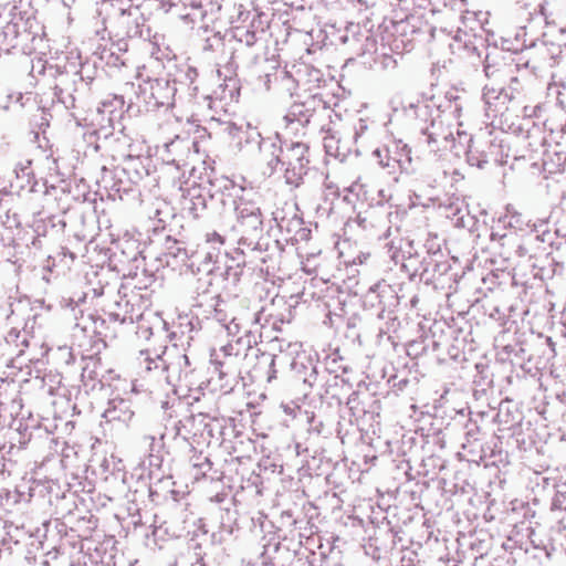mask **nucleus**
Wrapping results in <instances>:
<instances>
[{
	"instance_id": "obj_1",
	"label": "nucleus",
	"mask_w": 566,
	"mask_h": 566,
	"mask_svg": "<svg viewBox=\"0 0 566 566\" xmlns=\"http://www.w3.org/2000/svg\"><path fill=\"white\" fill-rule=\"evenodd\" d=\"M138 374L143 377L163 380L171 386H180L189 373V359L176 345L165 347L158 354L149 349L137 356Z\"/></svg>"
},
{
	"instance_id": "obj_2",
	"label": "nucleus",
	"mask_w": 566,
	"mask_h": 566,
	"mask_svg": "<svg viewBox=\"0 0 566 566\" xmlns=\"http://www.w3.org/2000/svg\"><path fill=\"white\" fill-rule=\"evenodd\" d=\"M307 153L308 146L305 143H284L280 154H275V150L271 153L268 167L271 172H274L281 166L284 169L285 182L297 187L302 182L310 163Z\"/></svg>"
},
{
	"instance_id": "obj_3",
	"label": "nucleus",
	"mask_w": 566,
	"mask_h": 566,
	"mask_svg": "<svg viewBox=\"0 0 566 566\" xmlns=\"http://www.w3.org/2000/svg\"><path fill=\"white\" fill-rule=\"evenodd\" d=\"M211 301L214 303L212 317L228 335L237 336L241 332L251 333V327L259 323V312H251L241 305V302H226L220 300L218 295H212Z\"/></svg>"
},
{
	"instance_id": "obj_4",
	"label": "nucleus",
	"mask_w": 566,
	"mask_h": 566,
	"mask_svg": "<svg viewBox=\"0 0 566 566\" xmlns=\"http://www.w3.org/2000/svg\"><path fill=\"white\" fill-rule=\"evenodd\" d=\"M234 210L237 216L234 230L242 234L239 245H247L253 250L258 244L256 240L263 232L261 208L253 199L242 196L235 201Z\"/></svg>"
},
{
	"instance_id": "obj_5",
	"label": "nucleus",
	"mask_w": 566,
	"mask_h": 566,
	"mask_svg": "<svg viewBox=\"0 0 566 566\" xmlns=\"http://www.w3.org/2000/svg\"><path fill=\"white\" fill-rule=\"evenodd\" d=\"M176 91L175 82L167 78L147 80L139 85V98L147 111L167 109L174 105Z\"/></svg>"
},
{
	"instance_id": "obj_6",
	"label": "nucleus",
	"mask_w": 566,
	"mask_h": 566,
	"mask_svg": "<svg viewBox=\"0 0 566 566\" xmlns=\"http://www.w3.org/2000/svg\"><path fill=\"white\" fill-rule=\"evenodd\" d=\"M321 105V101L314 96L308 97L301 103H294L289 108L283 117L285 128L293 132H298V128L307 126L316 114V108Z\"/></svg>"
},
{
	"instance_id": "obj_7",
	"label": "nucleus",
	"mask_w": 566,
	"mask_h": 566,
	"mask_svg": "<svg viewBox=\"0 0 566 566\" xmlns=\"http://www.w3.org/2000/svg\"><path fill=\"white\" fill-rule=\"evenodd\" d=\"M359 55L361 57V64L367 67H371L374 64H380L382 69H390L395 67L397 64V60L388 52L386 45L381 43L380 46H378L375 38H366Z\"/></svg>"
},
{
	"instance_id": "obj_8",
	"label": "nucleus",
	"mask_w": 566,
	"mask_h": 566,
	"mask_svg": "<svg viewBox=\"0 0 566 566\" xmlns=\"http://www.w3.org/2000/svg\"><path fill=\"white\" fill-rule=\"evenodd\" d=\"M210 359L216 370L219 371L220 377H223L234 371L239 359V352L235 349L234 344L228 343L219 349L213 348L210 354Z\"/></svg>"
},
{
	"instance_id": "obj_9",
	"label": "nucleus",
	"mask_w": 566,
	"mask_h": 566,
	"mask_svg": "<svg viewBox=\"0 0 566 566\" xmlns=\"http://www.w3.org/2000/svg\"><path fill=\"white\" fill-rule=\"evenodd\" d=\"M135 416L133 403L129 399L115 397L107 403L103 412V418L107 422H120L128 426Z\"/></svg>"
},
{
	"instance_id": "obj_10",
	"label": "nucleus",
	"mask_w": 566,
	"mask_h": 566,
	"mask_svg": "<svg viewBox=\"0 0 566 566\" xmlns=\"http://www.w3.org/2000/svg\"><path fill=\"white\" fill-rule=\"evenodd\" d=\"M421 132L426 136L429 150L432 153L439 151L442 147H448L453 140L451 132L446 129L443 123L437 118H432L430 126L422 127Z\"/></svg>"
},
{
	"instance_id": "obj_11",
	"label": "nucleus",
	"mask_w": 566,
	"mask_h": 566,
	"mask_svg": "<svg viewBox=\"0 0 566 566\" xmlns=\"http://www.w3.org/2000/svg\"><path fill=\"white\" fill-rule=\"evenodd\" d=\"M229 135L237 143L239 147L243 146H259L263 140L261 138V134L258 132L256 127H253L250 124L237 125L231 124L228 127Z\"/></svg>"
},
{
	"instance_id": "obj_12",
	"label": "nucleus",
	"mask_w": 566,
	"mask_h": 566,
	"mask_svg": "<svg viewBox=\"0 0 566 566\" xmlns=\"http://www.w3.org/2000/svg\"><path fill=\"white\" fill-rule=\"evenodd\" d=\"M182 209L192 218H198L207 208V198L198 186L188 188L182 195Z\"/></svg>"
},
{
	"instance_id": "obj_13",
	"label": "nucleus",
	"mask_w": 566,
	"mask_h": 566,
	"mask_svg": "<svg viewBox=\"0 0 566 566\" xmlns=\"http://www.w3.org/2000/svg\"><path fill=\"white\" fill-rule=\"evenodd\" d=\"M116 307V311L109 313V318L114 322L133 324L143 317V313L129 300L117 302Z\"/></svg>"
},
{
	"instance_id": "obj_14",
	"label": "nucleus",
	"mask_w": 566,
	"mask_h": 566,
	"mask_svg": "<svg viewBox=\"0 0 566 566\" xmlns=\"http://www.w3.org/2000/svg\"><path fill=\"white\" fill-rule=\"evenodd\" d=\"M396 148L399 151L397 153V156L392 157V161L397 163L401 170L407 171L411 165L410 149H409L408 145H406V144L400 145V143L396 145ZM373 155L379 159V165H381L382 167L391 166V164H390L391 157L388 158V161L385 163L382 160V151L379 148H376L373 151Z\"/></svg>"
},
{
	"instance_id": "obj_15",
	"label": "nucleus",
	"mask_w": 566,
	"mask_h": 566,
	"mask_svg": "<svg viewBox=\"0 0 566 566\" xmlns=\"http://www.w3.org/2000/svg\"><path fill=\"white\" fill-rule=\"evenodd\" d=\"M509 92L503 88L486 86L483 92V99L488 108L492 112H499L509 101Z\"/></svg>"
},
{
	"instance_id": "obj_16",
	"label": "nucleus",
	"mask_w": 566,
	"mask_h": 566,
	"mask_svg": "<svg viewBox=\"0 0 566 566\" xmlns=\"http://www.w3.org/2000/svg\"><path fill=\"white\" fill-rule=\"evenodd\" d=\"M186 422L198 423V426L202 427L201 434H203V432L206 431L209 437H213L214 423L218 422V420L217 419H212L209 416L203 415V413H198L196 416H190V417L186 418L185 420H180L177 423V426H176V429H177L176 434L177 436H181L180 426L186 427Z\"/></svg>"
},
{
	"instance_id": "obj_17",
	"label": "nucleus",
	"mask_w": 566,
	"mask_h": 566,
	"mask_svg": "<svg viewBox=\"0 0 566 566\" xmlns=\"http://www.w3.org/2000/svg\"><path fill=\"white\" fill-rule=\"evenodd\" d=\"M323 145L328 156L335 157L340 161L346 160L350 154V148L340 149V138L334 134H327L323 139Z\"/></svg>"
},
{
	"instance_id": "obj_18",
	"label": "nucleus",
	"mask_w": 566,
	"mask_h": 566,
	"mask_svg": "<svg viewBox=\"0 0 566 566\" xmlns=\"http://www.w3.org/2000/svg\"><path fill=\"white\" fill-rule=\"evenodd\" d=\"M190 465L196 471L193 473L195 479H199L200 476H205L207 472L211 470V462L208 457L202 453H195L190 458Z\"/></svg>"
},
{
	"instance_id": "obj_19",
	"label": "nucleus",
	"mask_w": 566,
	"mask_h": 566,
	"mask_svg": "<svg viewBox=\"0 0 566 566\" xmlns=\"http://www.w3.org/2000/svg\"><path fill=\"white\" fill-rule=\"evenodd\" d=\"M233 36L237 41L245 44L247 46H253L258 41L256 33L244 27H237L234 29Z\"/></svg>"
},
{
	"instance_id": "obj_20",
	"label": "nucleus",
	"mask_w": 566,
	"mask_h": 566,
	"mask_svg": "<svg viewBox=\"0 0 566 566\" xmlns=\"http://www.w3.org/2000/svg\"><path fill=\"white\" fill-rule=\"evenodd\" d=\"M258 148L261 154V159L268 164V160L271 159V153L275 150V154H280V149L283 148V146H276L271 139H263Z\"/></svg>"
},
{
	"instance_id": "obj_21",
	"label": "nucleus",
	"mask_w": 566,
	"mask_h": 566,
	"mask_svg": "<svg viewBox=\"0 0 566 566\" xmlns=\"http://www.w3.org/2000/svg\"><path fill=\"white\" fill-rule=\"evenodd\" d=\"M408 111L412 112L416 117L422 118L426 122L428 115L431 113V107L424 102H419L418 104L411 103Z\"/></svg>"
},
{
	"instance_id": "obj_22",
	"label": "nucleus",
	"mask_w": 566,
	"mask_h": 566,
	"mask_svg": "<svg viewBox=\"0 0 566 566\" xmlns=\"http://www.w3.org/2000/svg\"><path fill=\"white\" fill-rule=\"evenodd\" d=\"M468 163L471 166H476L481 168L483 164L488 163L485 155H476L472 149L468 151Z\"/></svg>"
},
{
	"instance_id": "obj_23",
	"label": "nucleus",
	"mask_w": 566,
	"mask_h": 566,
	"mask_svg": "<svg viewBox=\"0 0 566 566\" xmlns=\"http://www.w3.org/2000/svg\"><path fill=\"white\" fill-rule=\"evenodd\" d=\"M520 88H521V83H520V80L517 77H512L510 84H509V87H507V92H509V101L515 98V95L520 93Z\"/></svg>"
},
{
	"instance_id": "obj_24",
	"label": "nucleus",
	"mask_w": 566,
	"mask_h": 566,
	"mask_svg": "<svg viewBox=\"0 0 566 566\" xmlns=\"http://www.w3.org/2000/svg\"><path fill=\"white\" fill-rule=\"evenodd\" d=\"M198 286V295H206L209 293L208 286L211 284L209 275H207L205 279L200 277L197 280Z\"/></svg>"
},
{
	"instance_id": "obj_25",
	"label": "nucleus",
	"mask_w": 566,
	"mask_h": 566,
	"mask_svg": "<svg viewBox=\"0 0 566 566\" xmlns=\"http://www.w3.org/2000/svg\"><path fill=\"white\" fill-rule=\"evenodd\" d=\"M206 241L208 243L222 245L224 243V238L221 234H219L218 232L212 231V232H208L206 234Z\"/></svg>"
},
{
	"instance_id": "obj_26",
	"label": "nucleus",
	"mask_w": 566,
	"mask_h": 566,
	"mask_svg": "<svg viewBox=\"0 0 566 566\" xmlns=\"http://www.w3.org/2000/svg\"><path fill=\"white\" fill-rule=\"evenodd\" d=\"M353 186L345 187L343 190V200L346 202H350V193Z\"/></svg>"
},
{
	"instance_id": "obj_27",
	"label": "nucleus",
	"mask_w": 566,
	"mask_h": 566,
	"mask_svg": "<svg viewBox=\"0 0 566 566\" xmlns=\"http://www.w3.org/2000/svg\"><path fill=\"white\" fill-rule=\"evenodd\" d=\"M273 214H274V217H273V218H274V220L276 221L277 227H279L280 229H284V228H285V224H284V223H285V219H284V218L279 219V216H277V213H276V212H275V213H273Z\"/></svg>"
},
{
	"instance_id": "obj_28",
	"label": "nucleus",
	"mask_w": 566,
	"mask_h": 566,
	"mask_svg": "<svg viewBox=\"0 0 566 566\" xmlns=\"http://www.w3.org/2000/svg\"><path fill=\"white\" fill-rule=\"evenodd\" d=\"M274 364H275V356H273L271 359V364H270L271 374L269 375V380L274 378V374H275Z\"/></svg>"
},
{
	"instance_id": "obj_29",
	"label": "nucleus",
	"mask_w": 566,
	"mask_h": 566,
	"mask_svg": "<svg viewBox=\"0 0 566 566\" xmlns=\"http://www.w3.org/2000/svg\"><path fill=\"white\" fill-rule=\"evenodd\" d=\"M369 253H361V255H359V263H364L366 262V260L369 258Z\"/></svg>"
},
{
	"instance_id": "obj_30",
	"label": "nucleus",
	"mask_w": 566,
	"mask_h": 566,
	"mask_svg": "<svg viewBox=\"0 0 566 566\" xmlns=\"http://www.w3.org/2000/svg\"><path fill=\"white\" fill-rule=\"evenodd\" d=\"M348 40H349V36H348V34H347V33H346V34H343V35H340V36H339V41H340L342 43H347V42H348Z\"/></svg>"
},
{
	"instance_id": "obj_31",
	"label": "nucleus",
	"mask_w": 566,
	"mask_h": 566,
	"mask_svg": "<svg viewBox=\"0 0 566 566\" xmlns=\"http://www.w3.org/2000/svg\"><path fill=\"white\" fill-rule=\"evenodd\" d=\"M360 122V129L365 130L367 128L366 120L364 118H359Z\"/></svg>"
},
{
	"instance_id": "obj_32",
	"label": "nucleus",
	"mask_w": 566,
	"mask_h": 566,
	"mask_svg": "<svg viewBox=\"0 0 566 566\" xmlns=\"http://www.w3.org/2000/svg\"><path fill=\"white\" fill-rule=\"evenodd\" d=\"M346 148H350L349 145L347 143H344L340 140V149H346Z\"/></svg>"
},
{
	"instance_id": "obj_33",
	"label": "nucleus",
	"mask_w": 566,
	"mask_h": 566,
	"mask_svg": "<svg viewBox=\"0 0 566 566\" xmlns=\"http://www.w3.org/2000/svg\"><path fill=\"white\" fill-rule=\"evenodd\" d=\"M28 170V167L22 168V172L27 175L24 171Z\"/></svg>"
},
{
	"instance_id": "obj_34",
	"label": "nucleus",
	"mask_w": 566,
	"mask_h": 566,
	"mask_svg": "<svg viewBox=\"0 0 566 566\" xmlns=\"http://www.w3.org/2000/svg\"><path fill=\"white\" fill-rule=\"evenodd\" d=\"M28 170V167L22 168V172L27 175L24 171Z\"/></svg>"
},
{
	"instance_id": "obj_35",
	"label": "nucleus",
	"mask_w": 566,
	"mask_h": 566,
	"mask_svg": "<svg viewBox=\"0 0 566 566\" xmlns=\"http://www.w3.org/2000/svg\"><path fill=\"white\" fill-rule=\"evenodd\" d=\"M197 305H198V306H202V302H201V301H198Z\"/></svg>"
},
{
	"instance_id": "obj_36",
	"label": "nucleus",
	"mask_w": 566,
	"mask_h": 566,
	"mask_svg": "<svg viewBox=\"0 0 566 566\" xmlns=\"http://www.w3.org/2000/svg\"><path fill=\"white\" fill-rule=\"evenodd\" d=\"M517 3H523L524 6H526V3H524L522 0H517Z\"/></svg>"
}]
</instances>
